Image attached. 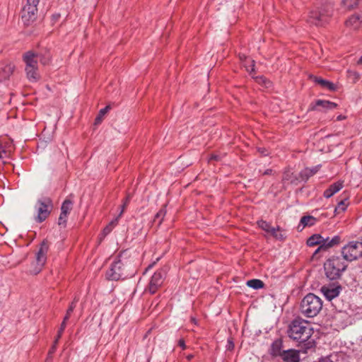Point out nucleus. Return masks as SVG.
<instances>
[{
  "instance_id": "8fccbe9b",
  "label": "nucleus",
  "mask_w": 362,
  "mask_h": 362,
  "mask_svg": "<svg viewBox=\"0 0 362 362\" xmlns=\"http://www.w3.org/2000/svg\"><path fill=\"white\" fill-rule=\"evenodd\" d=\"M341 118H342L341 116H339L337 119H338V120H340V119H341Z\"/></svg>"
},
{
  "instance_id": "a18cd8bd",
  "label": "nucleus",
  "mask_w": 362,
  "mask_h": 362,
  "mask_svg": "<svg viewBox=\"0 0 362 362\" xmlns=\"http://www.w3.org/2000/svg\"><path fill=\"white\" fill-rule=\"evenodd\" d=\"M274 238H276L277 240H282L284 239V235L281 233H279V231L278 232V236L274 237Z\"/></svg>"
},
{
  "instance_id": "39448f33",
  "label": "nucleus",
  "mask_w": 362,
  "mask_h": 362,
  "mask_svg": "<svg viewBox=\"0 0 362 362\" xmlns=\"http://www.w3.org/2000/svg\"><path fill=\"white\" fill-rule=\"evenodd\" d=\"M25 64L26 76L30 82H37L40 78L38 71L37 55L33 51H28L23 55Z\"/></svg>"
},
{
  "instance_id": "a19ab883",
  "label": "nucleus",
  "mask_w": 362,
  "mask_h": 362,
  "mask_svg": "<svg viewBox=\"0 0 362 362\" xmlns=\"http://www.w3.org/2000/svg\"><path fill=\"white\" fill-rule=\"evenodd\" d=\"M60 14L59 13H55V14H53L52 16V23H56L57 21H58V20L60 18Z\"/></svg>"
},
{
  "instance_id": "473e14b6",
  "label": "nucleus",
  "mask_w": 362,
  "mask_h": 362,
  "mask_svg": "<svg viewBox=\"0 0 362 362\" xmlns=\"http://www.w3.org/2000/svg\"><path fill=\"white\" fill-rule=\"evenodd\" d=\"M258 226L262 229L263 230L269 233V230L272 228V226L269 223L267 222L266 221L260 220L257 221Z\"/></svg>"
},
{
  "instance_id": "58836bf2",
  "label": "nucleus",
  "mask_w": 362,
  "mask_h": 362,
  "mask_svg": "<svg viewBox=\"0 0 362 362\" xmlns=\"http://www.w3.org/2000/svg\"><path fill=\"white\" fill-rule=\"evenodd\" d=\"M40 0H27L25 5H30L37 7Z\"/></svg>"
},
{
  "instance_id": "5701e85b",
  "label": "nucleus",
  "mask_w": 362,
  "mask_h": 362,
  "mask_svg": "<svg viewBox=\"0 0 362 362\" xmlns=\"http://www.w3.org/2000/svg\"><path fill=\"white\" fill-rule=\"evenodd\" d=\"M298 180V177L294 175V173L290 169L284 170L282 177V181L284 182H288L291 184L296 183Z\"/></svg>"
},
{
  "instance_id": "cd10ccee",
  "label": "nucleus",
  "mask_w": 362,
  "mask_h": 362,
  "mask_svg": "<svg viewBox=\"0 0 362 362\" xmlns=\"http://www.w3.org/2000/svg\"><path fill=\"white\" fill-rule=\"evenodd\" d=\"M240 58L241 60L245 59V66L246 68V70L250 72V74L255 71V61L251 59H247L245 56H240Z\"/></svg>"
},
{
  "instance_id": "dca6fc26",
  "label": "nucleus",
  "mask_w": 362,
  "mask_h": 362,
  "mask_svg": "<svg viewBox=\"0 0 362 362\" xmlns=\"http://www.w3.org/2000/svg\"><path fill=\"white\" fill-rule=\"evenodd\" d=\"M15 66L11 63H0V82L9 78L13 74Z\"/></svg>"
},
{
  "instance_id": "4c0bfd02",
  "label": "nucleus",
  "mask_w": 362,
  "mask_h": 362,
  "mask_svg": "<svg viewBox=\"0 0 362 362\" xmlns=\"http://www.w3.org/2000/svg\"><path fill=\"white\" fill-rule=\"evenodd\" d=\"M234 346H235V345H234V343H233L232 339H228V344L226 346L227 350L232 351L234 349Z\"/></svg>"
},
{
  "instance_id": "f3484780",
  "label": "nucleus",
  "mask_w": 362,
  "mask_h": 362,
  "mask_svg": "<svg viewBox=\"0 0 362 362\" xmlns=\"http://www.w3.org/2000/svg\"><path fill=\"white\" fill-rule=\"evenodd\" d=\"M284 362H299V351L295 349H288L284 351L280 356Z\"/></svg>"
},
{
  "instance_id": "6ab92c4d",
  "label": "nucleus",
  "mask_w": 362,
  "mask_h": 362,
  "mask_svg": "<svg viewBox=\"0 0 362 362\" xmlns=\"http://www.w3.org/2000/svg\"><path fill=\"white\" fill-rule=\"evenodd\" d=\"M320 168V165H316L313 168H305L299 173V177L301 180L306 182L310 177L317 173Z\"/></svg>"
},
{
  "instance_id": "20e7f679",
  "label": "nucleus",
  "mask_w": 362,
  "mask_h": 362,
  "mask_svg": "<svg viewBox=\"0 0 362 362\" xmlns=\"http://www.w3.org/2000/svg\"><path fill=\"white\" fill-rule=\"evenodd\" d=\"M347 266L339 256H332L324 264L325 275L330 280H337L341 276Z\"/></svg>"
},
{
  "instance_id": "f03ea898",
  "label": "nucleus",
  "mask_w": 362,
  "mask_h": 362,
  "mask_svg": "<svg viewBox=\"0 0 362 362\" xmlns=\"http://www.w3.org/2000/svg\"><path fill=\"white\" fill-rule=\"evenodd\" d=\"M334 6V4L332 0L322 2L320 6L315 7L310 11L307 22L315 26L325 25L332 16Z\"/></svg>"
},
{
  "instance_id": "f257e3e1",
  "label": "nucleus",
  "mask_w": 362,
  "mask_h": 362,
  "mask_svg": "<svg viewBox=\"0 0 362 362\" xmlns=\"http://www.w3.org/2000/svg\"><path fill=\"white\" fill-rule=\"evenodd\" d=\"M288 336L302 344V349L304 353L314 348L315 342L310 339L313 334V329L310 324L301 318H296L292 320L288 325Z\"/></svg>"
},
{
  "instance_id": "9d476101",
  "label": "nucleus",
  "mask_w": 362,
  "mask_h": 362,
  "mask_svg": "<svg viewBox=\"0 0 362 362\" xmlns=\"http://www.w3.org/2000/svg\"><path fill=\"white\" fill-rule=\"evenodd\" d=\"M49 250V243L47 240H44L40 244V248L36 253L35 262L36 266L31 272L34 274H38L44 267L47 261V254Z\"/></svg>"
},
{
  "instance_id": "423d86ee",
  "label": "nucleus",
  "mask_w": 362,
  "mask_h": 362,
  "mask_svg": "<svg viewBox=\"0 0 362 362\" xmlns=\"http://www.w3.org/2000/svg\"><path fill=\"white\" fill-rule=\"evenodd\" d=\"M340 240L341 238L339 235H335L329 239V238H324L320 234H314L308 239L307 245L310 247L320 245L313 254L315 255L321 250H327L328 248L339 244Z\"/></svg>"
},
{
  "instance_id": "aec40b11",
  "label": "nucleus",
  "mask_w": 362,
  "mask_h": 362,
  "mask_svg": "<svg viewBox=\"0 0 362 362\" xmlns=\"http://www.w3.org/2000/svg\"><path fill=\"white\" fill-rule=\"evenodd\" d=\"M310 78L313 79L316 83L319 84L322 88L329 90L334 91L337 89V86L331 81L313 76H310Z\"/></svg>"
},
{
  "instance_id": "37998d69",
  "label": "nucleus",
  "mask_w": 362,
  "mask_h": 362,
  "mask_svg": "<svg viewBox=\"0 0 362 362\" xmlns=\"http://www.w3.org/2000/svg\"><path fill=\"white\" fill-rule=\"evenodd\" d=\"M178 345L182 347V349H186V345H185V340L183 339H180L178 341Z\"/></svg>"
},
{
  "instance_id": "72a5a7b5",
  "label": "nucleus",
  "mask_w": 362,
  "mask_h": 362,
  "mask_svg": "<svg viewBox=\"0 0 362 362\" xmlns=\"http://www.w3.org/2000/svg\"><path fill=\"white\" fill-rule=\"evenodd\" d=\"M66 322L62 321L61 325H60V327L58 330V333H57V335L56 337V339H55V344H57L58 343V341L59 340V339L62 337V334L66 328Z\"/></svg>"
},
{
  "instance_id": "0eeeda50",
  "label": "nucleus",
  "mask_w": 362,
  "mask_h": 362,
  "mask_svg": "<svg viewBox=\"0 0 362 362\" xmlns=\"http://www.w3.org/2000/svg\"><path fill=\"white\" fill-rule=\"evenodd\" d=\"M131 275L132 274L128 272L125 264L120 259H115L106 272L107 279L111 281H118Z\"/></svg>"
},
{
  "instance_id": "c756f323",
  "label": "nucleus",
  "mask_w": 362,
  "mask_h": 362,
  "mask_svg": "<svg viewBox=\"0 0 362 362\" xmlns=\"http://www.w3.org/2000/svg\"><path fill=\"white\" fill-rule=\"evenodd\" d=\"M347 206H348L347 199L345 198V199L341 200L338 203L337 207L334 209V211L336 213L343 212L346 210Z\"/></svg>"
},
{
  "instance_id": "6e6552de",
  "label": "nucleus",
  "mask_w": 362,
  "mask_h": 362,
  "mask_svg": "<svg viewBox=\"0 0 362 362\" xmlns=\"http://www.w3.org/2000/svg\"><path fill=\"white\" fill-rule=\"evenodd\" d=\"M344 261L352 262L362 256V242L351 241L341 248Z\"/></svg>"
},
{
  "instance_id": "b1692460",
  "label": "nucleus",
  "mask_w": 362,
  "mask_h": 362,
  "mask_svg": "<svg viewBox=\"0 0 362 362\" xmlns=\"http://www.w3.org/2000/svg\"><path fill=\"white\" fill-rule=\"evenodd\" d=\"M317 222L316 218L313 216H304L300 218V224L298 227L301 225L303 226V228L306 226H313Z\"/></svg>"
},
{
  "instance_id": "f8f14e48",
  "label": "nucleus",
  "mask_w": 362,
  "mask_h": 362,
  "mask_svg": "<svg viewBox=\"0 0 362 362\" xmlns=\"http://www.w3.org/2000/svg\"><path fill=\"white\" fill-rule=\"evenodd\" d=\"M37 7L30 5H25L21 11V18L26 25L34 22L37 18Z\"/></svg>"
},
{
  "instance_id": "de8ad7c7",
  "label": "nucleus",
  "mask_w": 362,
  "mask_h": 362,
  "mask_svg": "<svg viewBox=\"0 0 362 362\" xmlns=\"http://www.w3.org/2000/svg\"><path fill=\"white\" fill-rule=\"evenodd\" d=\"M186 358H187V359L188 361H190V360H192V359L194 358V355H192V354H189V355H187V357H186Z\"/></svg>"
},
{
  "instance_id": "c03bdc74",
  "label": "nucleus",
  "mask_w": 362,
  "mask_h": 362,
  "mask_svg": "<svg viewBox=\"0 0 362 362\" xmlns=\"http://www.w3.org/2000/svg\"><path fill=\"white\" fill-rule=\"evenodd\" d=\"M273 170L272 169H267L265 171H264L263 175H270L272 174Z\"/></svg>"
},
{
  "instance_id": "1a4fd4ad",
  "label": "nucleus",
  "mask_w": 362,
  "mask_h": 362,
  "mask_svg": "<svg viewBox=\"0 0 362 362\" xmlns=\"http://www.w3.org/2000/svg\"><path fill=\"white\" fill-rule=\"evenodd\" d=\"M35 208L37 212L36 221L38 223L44 221L50 214L52 209V202L49 197L38 199Z\"/></svg>"
},
{
  "instance_id": "c9c22d12",
  "label": "nucleus",
  "mask_w": 362,
  "mask_h": 362,
  "mask_svg": "<svg viewBox=\"0 0 362 362\" xmlns=\"http://www.w3.org/2000/svg\"><path fill=\"white\" fill-rule=\"evenodd\" d=\"M119 218L117 217L115 221H112L109 226H106L104 230L103 233L106 235L110 233L114 226H115L118 221Z\"/></svg>"
},
{
  "instance_id": "2f4dec72",
  "label": "nucleus",
  "mask_w": 362,
  "mask_h": 362,
  "mask_svg": "<svg viewBox=\"0 0 362 362\" xmlns=\"http://www.w3.org/2000/svg\"><path fill=\"white\" fill-rule=\"evenodd\" d=\"M76 300L75 298L74 300L70 304L69 308L66 310V315L64 317V320H63L64 322H66L69 320L71 313H73V311L76 307Z\"/></svg>"
},
{
  "instance_id": "09e8293b",
  "label": "nucleus",
  "mask_w": 362,
  "mask_h": 362,
  "mask_svg": "<svg viewBox=\"0 0 362 362\" xmlns=\"http://www.w3.org/2000/svg\"><path fill=\"white\" fill-rule=\"evenodd\" d=\"M358 64H362V56H361V58L358 59Z\"/></svg>"
},
{
  "instance_id": "49530a36",
  "label": "nucleus",
  "mask_w": 362,
  "mask_h": 362,
  "mask_svg": "<svg viewBox=\"0 0 362 362\" xmlns=\"http://www.w3.org/2000/svg\"><path fill=\"white\" fill-rule=\"evenodd\" d=\"M56 345H57V344H55V341H54V345L52 346L51 350L49 351V354H52L55 351Z\"/></svg>"
},
{
  "instance_id": "4468645a",
  "label": "nucleus",
  "mask_w": 362,
  "mask_h": 362,
  "mask_svg": "<svg viewBox=\"0 0 362 362\" xmlns=\"http://www.w3.org/2000/svg\"><path fill=\"white\" fill-rule=\"evenodd\" d=\"M73 204V202L69 198L64 201L61 206V214L58 221L59 225L66 224L67 216L72 210Z\"/></svg>"
},
{
  "instance_id": "3c124183",
  "label": "nucleus",
  "mask_w": 362,
  "mask_h": 362,
  "mask_svg": "<svg viewBox=\"0 0 362 362\" xmlns=\"http://www.w3.org/2000/svg\"><path fill=\"white\" fill-rule=\"evenodd\" d=\"M151 267H152V264L149 265L148 267L147 268V269H149Z\"/></svg>"
},
{
  "instance_id": "e433bc0d",
  "label": "nucleus",
  "mask_w": 362,
  "mask_h": 362,
  "mask_svg": "<svg viewBox=\"0 0 362 362\" xmlns=\"http://www.w3.org/2000/svg\"><path fill=\"white\" fill-rule=\"evenodd\" d=\"M280 231V228L278 226L276 228L272 227L269 230V233L273 236V237H277L278 236V232Z\"/></svg>"
},
{
  "instance_id": "a211bd4d",
  "label": "nucleus",
  "mask_w": 362,
  "mask_h": 362,
  "mask_svg": "<svg viewBox=\"0 0 362 362\" xmlns=\"http://www.w3.org/2000/svg\"><path fill=\"white\" fill-rule=\"evenodd\" d=\"M344 184L342 181H338L332 184L323 193V196L329 199L332 197L334 194L338 192L342 187Z\"/></svg>"
},
{
  "instance_id": "ddd939ff",
  "label": "nucleus",
  "mask_w": 362,
  "mask_h": 362,
  "mask_svg": "<svg viewBox=\"0 0 362 362\" xmlns=\"http://www.w3.org/2000/svg\"><path fill=\"white\" fill-rule=\"evenodd\" d=\"M341 290V286L335 284L323 286L321 288L322 293L329 300H332L334 298L337 297L339 295Z\"/></svg>"
},
{
  "instance_id": "7ed1b4c3",
  "label": "nucleus",
  "mask_w": 362,
  "mask_h": 362,
  "mask_svg": "<svg viewBox=\"0 0 362 362\" xmlns=\"http://www.w3.org/2000/svg\"><path fill=\"white\" fill-rule=\"evenodd\" d=\"M322 309V300L313 293L307 294L300 304V313L307 317L317 316Z\"/></svg>"
},
{
  "instance_id": "bb28decb",
  "label": "nucleus",
  "mask_w": 362,
  "mask_h": 362,
  "mask_svg": "<svg viewBox=\"0 0 362 362\" xmlns=\"http://www.w3.org/2000/svg\"><path fill=\"white\" fill-rule=\"evenodd\" d=\"M247 286L252 288L254 289H259L262 288L264 286V284L262 281L259 279H251L247 281Z\"/></svg>"
},
{
  "instance_id": "4be33fe9",
  "label": "nucleus",
  "mask_w": 362,
  "mask_h": 362,
  "mask_svg": "<svg viewBox=\"0 0 362 362\" xmlns=\"http://www.w3.org/2000/svg\"><path fill=\"white\" fill-rule=\"evenodd\" d=\"M337 105L334 103L325 100H317L315 101V105L312 107V110H317L318 107H321L324 110H333L336 108Z\"/></svg>"
},
{
  "instance_id": "7c9ffc66",
  "label": "nucleus",
  "mask_w": 362,
  "mask_h": 362,
  "mask_svg": "<svg viewBox=\"0 0 362 362\" xmlns=\"http://www.w3.org/2000/svg\"><path fill=\"white\" fill-rule=\"evenodd\" d=\"M165 214H166V210H165V207H163L156 214L153 221L156 222L158 221V225H160L162 223V221H163L164 216H165Z\"/></svg>"
},
{
  "instance_id": "f704fd0d",
  "label": "nucleus",
  "mask_w": 362,
  "mask_h": 362,
  "mask_svg": "<svg viewBox=\"0 0 362 362\" xmlns=\"http://www.w3.org/2000/svg\"><path fill=\"white\" fill-rule=\"evenodd\" d=\"M130 199H131V196H130V194H128L126 197L125 199L124 200L123 204L122 205V210L117 216L118 218H120L122 216V215L123 214L126 207L127 206V205L129 204V203L130 202Z\"/></svg>"
},
{
  "instance_id": "9b49d317",
  "label": "nucleus",
  "mask_w": 362,
  "mask_h": 362,
  "mask_svg": "<svg viewBox=\"0 0 362 362\" xmlns=\"http://www.w3.org/2000/svg\"><path fill=\"white\" fill-rule=\"evenodd\" d=\"M165 276V272L163 270L160 269L156 271L151 276L144 291L146 293H149L151 295L155 294L163 285Z\"/></svg>"
},
{
  "instance_id": "a878e982",
  "label": "nucleus",
  "mask_w": 362,
  "mask_h": 362,
  "mask_svg": "<svg viewBox=\"0 0 362 362\" xmlns=\"http://www.w3.org/2000/svg\"><path fill=\"white\" fill-rule=\"evenodd\" d=\"M110 108L111 107L110 105H107L99 111V113L95 119V125L100 124L102 122L105 115L107 113Z\"/></svg>"
},
{
  "instance_id": "ea45409f",
  "label": "nucleus",
  "mask_w": 362,
  "mask_h": 362,
  "mask_svg": "<svg viewBox=\"0 0 362 362\" xmlns=\"http://www.w3.org/2000/svg\"><path fill=\"white\" fill-rule=\"evenodd\" d=\"M258 152L262 156H267V150L265 148L259 147L257 148Z\"/></svg>"
},
{
  "instance_id": "79ce46f5",
  "label": "nucleus",
  "mask_w": 362,
  "mask_h": 362,
  "mask_svg": "<svg viewBox=\"0 0 362 362\" xmlns=\"http://www.w3.org/2000/svg\"><path fill=\"white\" fill-rule=\"evenodd\" d=\"M220 160L219 156L215 155V154H212L210 156L209 159V161H212V160H216L217 161V160Z\"/></svg>"
},
{
  "instance_id": "412c9836",
  "label": "nucleus",
  "mask_w": 362,
  "mask_h": 362,
  "mask_svg": "<svg viewBox=\"0 0 362 362\" xmlns=\"http://www.w3.org/2000/svg\"><path fill=\"white\" fill-rule=\"evenodd\" d=\"M282 347H283V341L281 339H277L276 340H274L272 345H271V348H270V354L272 356H279L280 357L281 355L282 354V352H284V351H282Z\"/></svg>"
},
{
  "instance_id": "2eb2a0df",
  "label": "nucleus",
  "mask_w": 362,
  "mask_h": 362,
  "mask_svg": "<svg viewBox=\"0 0 362 362\" xmlns=\"http://www.w3.org/2000/svg\"><path fill=\"white\" fill-rule=\"evenodd\" d=\"M347 28L357 30L362 28V14L354 13L345 21Z\"/></svg>"
},
{
  "instance_id": "c85d7f7f",
  "label": "nucleus",
  "mask_w": 362,
  "mask_h": 362,
  "mask_svg": "<svg viewBox=\"0 0 362 362\" xmlns=\"http://www.w3.org/2000/svg\"><path fill=\"white\" fill-rule=\"evenodd\" d=\"M359 0H343L342 4L344 6L348 9L351 10L355 8L358 4Z\"/></svg>"
},
{
  "instance_id": "393cba45",
  "label": "nucleus",
  "mask_w": 362,
  "mask_h": 362,
  "mask_svg": "<svg viewBox=\"0 0 362 362\" xmlns=\"http://www.w3.org/2000/svg\"><path fill=\"white\" fill-rule=\"evenodd\" d=\"M36 54L37 55V59H40V61L42 64L46 65L49 62L51 55L49 50L45 49L44 52H40Z\"/></svg>"
}]
</instances>
